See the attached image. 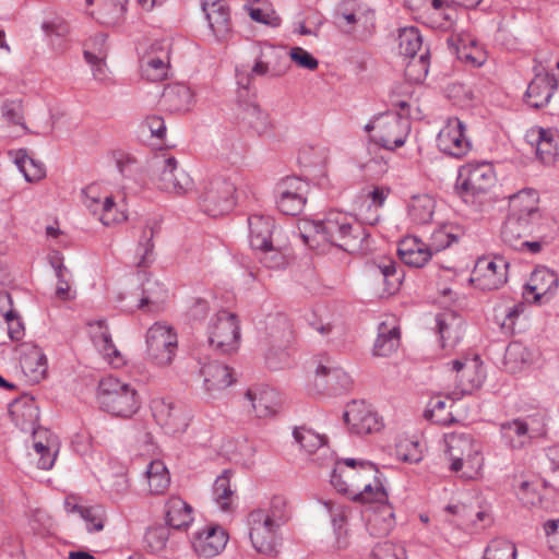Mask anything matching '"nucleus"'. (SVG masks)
<instances>
[{
	"mask_svg": "<svg viewBox=\"0 0 559 559\" xmlns=\"http://www.w3.org/2000/svg\"><path fill=\"white\" fill-rule=\"evenodd\" d=\"M243 120H246L251 128L261 133L265 130L267 124V115L253 103L246 104L243 108Z\"/></svg>",
	"mask_w": 559,
	"mask_h": 559,
	"instance_id": "052dcab7",
	"label": "nucleus"
},
{
	"mask_svg": "<svg viewBox=\"0 0 559 559\" xmlns=\"http://www.w3.org/2000/svg\"><path fill=\"white\" fill-rule=\"evenodd\" d=\"M293 436L295 441L300 444V448L309 454L316 452L317 450H323L324 452L328 451L326 449H323V437L311 429L306 427L295 428Z\"/></svg>",
	"mask_w": 559,
	"mask_h": 559,
	"instance_id": "8fccbe9b",
	"label": "nucleus"
},
{
	"mask_svg": "<svg viewBox=\"0 0 559 559\" xmlns=\"http://www.w3.org/2000/svg\"><path fill=\"white\" fill-rule=\"evenodd\" d=\"M234 491L230 488V472L225 469L214 481V500L223 511H227L231 503Z\"/></svg>",
	"mask_w": 559,
	"mask_h": 559,
	"instance_id": "09e8293b",
	"label": "nucleus"
},
{
	"mask_svg": "<svg viewBox=\"0 0 559 559\" xmlns=\"http://www.w3.org/2000/svg\"><path fill=\"white\" fill-rule=\"evenodd\" d=\"M250 245H273L276 230L271 216L251 215L248 217Z\"/></svg>",
	"mask_w": 559,
	"mask_h": 559,
	"instance_id": "bb28decb",
	"label": "nucleus"
},
{
	"mask_svg": "<svg viewBox=\"0 0 559 559\" xmlns=\"http://www.w3.org/2000/svg\"><path fill=\"white\" fill-rule=\"evenodd\" d=\"M309 183L296 176L282 179L276 186L277 209L285 215H298L305 207Z\"/></svg>",
	"mask_w": 559,
	"mask_h": 559,
	"instance_id": "f8f14e48",
	"label": "nucleus"
},
{
	"mask_svg": "<svg viewBox=\"0 0 559 559\" xmlns=\"http://www.w3.org/2000/svg\"><path fill=\"white\" fill-rule=\"evenodd\" d=\"M3 318L8 324V335L12 341H20L25 335L24 324L14 309L3 311Z\"/></svg>",
	"mask_w": 559,
	"mask_h": 559,
	"instance_id": "338daca9",
	"label": "nucleus"
},
{
	"mask_svg": "<svg viewBox=\"0 0 559 559\" xmlns=\"http://www.w3.org/2000/svg\"><path fill=\"white\" fill-rule=\"evenodd\" d=\"M289 69L288 53L282 48L263 44L250 72L236 69L237 84L248 91L253 75L281 76Z\"/></svg>",
	"mask_w": 559,
	"mask_h": 559,
	"instance_id": "423d86ee",
	"label": "nucleus"
},
{
	"mask_svg": "<svg viewBox=\"0 0 559 559\" xmlns=\"http://www.w3.org/2000/svg\"><path fill=\"white\" fill-rule=\"evenodd\" d=\"M95 0H86L87 4L94 3ZM98 9L92 11L91 15L105 26L120 25L124 20L127 11V0H96Z\"/></svg>",
	"mask_w": 559,
	"mask_h": 559,
	"instance_id": "393cba45",
	"label": "nucleus"
},
{
	"mask_svg": "<svg viewBox=\"0 0 559 559\" xmlns=\"http://www.w3.org/2000/svg\"><path fill=\"white\" fill-rule=\"evenodd\" d=\"M437 331L442 347H453L462 337L463 319L453 311H444L436 317Z\"/></svg>",
	"mask_w": 559,
	"mask_h": 559,
	"instance_id": "a878e982",
	"label": "nucleus"
},
{
	"mask_svg": "<svg viewBox=\"0 0 559 559\" xmlns=\"http://www.w3.org/2000/svg\"><path fill=\"white\" fill-rule=\"evenodd\" d=\"M330 481L340 493L347 496L355 502L384 503L388 500V493L380 472L377 479L365 480L361 471L335 466L332 471Z\"/></svg>",
	"mask_w": 559,
	"mask_h": 559,
	"instance_id": "f257e3e1",
	"label": "nucleus"
},
{
	"mask_svg": "<svg viewBox=\"0 0 559 559\" xmlns=\"http://www.w3.org/2000/svg\"><path fill=\"white\" fill-rule=\"evenodd\" d=\"M148 358L157 366L171 364L175 355V332L171 325L155 322L148 328L145 336Z\"/></svg>",
	"mask_w": 559,
	"mask_h": 559,
	"instance_id": "1a4fd4ad",
	"label": "nucleus"
},
{
	"mask_svg": "<svg viewBox=\"0 0 559 559\" xmlns=\"http://www.w3.org/2000/svg\"><path fill=\"white\" fill-rule=\"evenodd\" d=\"M2 118L12 126L20 127L23 133H27L28 129L24 122L23 104L20 99L5 100L1 105Z\"/></svg>",
	"mask_w": 559,
	"mask_h": 559,
	"instance_id": "3c124183",
	"label": "nucleus"
},
{
	"mask_svg": "<svg viewBox=\"0 0 559 559\" xmlns=\"http://www.w3.org/2000/svg\"><path fill=\"white\" fill-rule=\"evenodd\" d=\"M531 221L524 219L518 212L509 213L501 227V239L504 245L520 241L527 233Z\"/></svg>",
	"mask_w": 559,
	"mask_h": 559,
	"instance_id": "ea45409f",
	"label": "nucleus"
},
{
	"mask_svg": "<svg viewBox=\"0 0 559 559\" xmlns=\"http://www.w3.org/2000/svg\"><path fill=\"white\" fill-rule=\"evenodd\" d=\"M436 201L428 194L414 195L408 204V215L416 224H427L431 221Z\"/></svg>",
	"mask_w": 559,
	"mask_h": 559,
	"instance_id": "a19ab883",
	"label": "nucleus"
},
{
	"mask_svg": "<svg viewBox=\"0 0 559 559\" xmlns=\"http://www.w3.org/2000/svg\"><path fill=\"white\" fill-rule=\"evenodd\" d=\"M145 474L152 495H163L168 489L170 485V474L163 461H152Z\"/></svg>",
	"mask_w": 559,
	"mask_h": 559,
	"instance_id": "58836bf2",
	"label": "nucleus"
},
{
	"mask_svg": "<svg viewBox=\"0 0 559 559\" xmlns=\"http://www.w3.org/2000/svg\"><path fill=\"white\" fill-rule=\"evenodd\" d=\"M254 257L269 269H280L288 264L286 253L289 247H252Z\"/></svg>",
	"mask_w": 559,
	"mask_h": 559,
	"instance_id": "de8ad7c7",
	"label": "nucleus"
},
{
	"mask_svg": "<svg viewBox=\"0 0 559 559\" xmlns=\"http://www.w3.org/2000/svg\"><path fill=\"white\" fill-rule=\"evenodd\" d=\"M227 539L225 530L212 524L195 531L190 537V543L198 555L211 558L225 548Z\"/></svg>",
	"mask_w": 559,
	"mask_h": 559,
	"instance_id": "6ab92c4d",
	"label": "nucleus"
},
{
	"mask_svg": "<svg viewBox=\"0 0 559 559\" xmlns=\"http://www.w3.org/2000/svg\"><path fill=\"white\" fill-rule=\"evenodd\" d=\"M464 229L459 225L444 224L432 234L433 245H453L463 239Z\"/></svg>",
	"mask_w": 559,
	"mask_h": 559,
	"instance_id": "6e6d98bb",
	"label": "nucleus"
},
{
	"mask_svg": "<svg viewBox=\"0 0 559 559\" xmlns=\"http://www.w3.org/2000/svg\"><path fill=\"white\" fill-rule=\"evenodd\" d=\"M335 466L348 467V469L361 471L365 480L377 479L379 469L377 466L369 462L356 459H343L335 463Z\"/></svg>",
	"mask_w": 559,
	"mask_h": 559,
	"instance_id": "bf43d9fd",
	"label": "nucleus"
},
{
	"mask_svg": "<svg viewBox=\"0 0 559 559\" xmlns=\"http://www.w3.org/2000/svg\"><path fill=\"white\" fill-rule=\"evenodd\" d=\"M373 133L370 139L381 147L394 151L405 144L411 131L408 119L399 116H383L377 119V124L372 126Z\"/></svg>",
	"mask_w": 559,
	"mask_h": 559,
	"instance_id": "9d476101",
	"label": "nucleus"
},
{
	"mask_svg": "<svg viewBox=\"0 0 559 559\" xmlns=\"http://www.w3.org/2000/svg\"><path fill=\"white\" fill-rule=\"evenodd\" d=\"M209 313V304L202 298H193L186 308L185 319L188 323H199L205 319Z\"/></svg>",
	"mask_w": 559,
	"mask_h": 559,
	"instance_id": "69168bd1",
	"label": "nucleus"
},
{
	"mask_svg": "<svg viewBox=\"0 0 559 559\" xmlns=\"http://www.w3.org/2000/svg\"><path fill=\"white\" fill-rule=\"evenodd\" d=\"M383 516L380 513H373L368 519V530L371 535L383 536L389 534L393 526V512L390 508L383 506L382 507Z\"/></svg>",
	"mask_w": 559,
	"mask_h": 559,
	"instance_id": "5fc2aeb1",
	"label": "nucleus"
},
{
	"mask_svg": "<svg viewBox=\"0 0 559 559\" xmlns=\"http://www.w3.org/2000/svg\"><path fill=\"white\" fill-rule=\"evenodd\" d=\"M167 292L157 281L147 278L142 285V295L136 304V309L145 312H157L162 309Z\"/></svg>",
	"mask_w": 559,
	"mask_h": 559,
	"instance_id": "c756f323",
	"label": "nucleus"
},
{
	"mask_svg": "<svg viewBox=\"0 0 559 559\" xmlns=\"http://www.w3.org/2000/svg\"><path fill=\"white\" fill-rule=\"evenodd\" d=\"M152 168L159 176L162 189L175 188V157L167 154L164 147H159L153 158Z\"/></svg>",
	"mask_w": 559,
	"mask_h": 559,
	"instance_id": "7c9ffc66",
	"label": "nucleus"
},
{
	"mask_svg": "<svg viewBox=\"0 0 559 559\" xmlns=\"http://www.w3.org/2000/svg\"><path fill=\"white\" fill-rule=\"evenodd\" d=\"M81 518L85 521L90 533L100 532L104 528L105 510L100 506L86 507L82 510Z\"/></svg>",
	"mask_w": 559,
	"mask_h": 559,
	"instance_id": "680f3d73",
	"label": "nucleus"
},
{
	"mask_svg": "<svg viewBox=\"0 0 559 559\" xmlns=\"http://www.w3.org/2000/svg\"><path fill=\"white\" fill-rule=\"evenodd\" d=\"M97 217L104 226H112L127 221L124 211L117 207L112 197H106L103 200L102 209Z\"/></svg>",
	"mask_w": 559,
	"mask_h": 559,
	"instance_id": "864d4df0",
	"label": "nucleus"
},
{
	"mask_svg": "<svg viewBox=\"0 0 559 559\" xmlns=\"http://www.w3.org/2000/svg\"><path fill=\"white\" fill-rule=\"evenodd\" d=\"M316 388L319 392L331 391L337 393L348 390L352 385L350 376L341 367L335 366L329 358L320 362L316 369Z\"/></svg>",
	"mask_w": 559,
	"mask_h": 559,
	"instance_id": "aec40b11",
	"label": "nucleus"
},
{
	"mask_svg": "<svg viewBox=\"0 0 559 559\" xmlns=\"http://www.w3.org/2000/svg\"><path fill=\"white\" fill-rule=\"evenodd\" d=\"M10 155L26 181L34 182L45 176L46 169L44 164L31 157L26 150L10 152Z\"/></svg>",
	"mask_w": 559,
	"mask_h": 559,
	"instance_id": "f704fd0d",
	"label": "nucleus"
},
{
	"mask_svg": "<svg viewBox=\"0 0 559 559\" xmlns=\"http://www.w3.org/2000/svg\"><path fill=\"white\" fill-rule=\"evenodd\" d=\"M405 66V78L413 83H421L429 70L430 55L429 49L425 48L418 56L408 57Z\"/></svg>",
	"mask_w": 559,
	"mask_h": 559,
	"instance_id": "c03bdc74",
	"label": "nucleus"
},
{
	"mask_svg": "<svg viewBox=\"0 0 559 559\" xmlns=\"http://www.w3.org/2000/svg\"><path fill=\"white\" fill-rule=\"evenodd\" d=\"M508 266L502 257H480L474 265L471 282L480 290L498 289L507 282Z\"/></svg>",
	"mask_w": 559,
	"mask_h": 559,
	"instance_id": "9b49d317",
	"label": "nucleus"
},
{
	"mask_svg": "<svg viewBox=\"0 0 559 559\" xmlns=\"http://www.w3.org/2000/svg\"><path fill=\"white\" fill-rule=\"evenodd\" d=\"M153 416L160 426H171L175 423L173 402L164 399L154 400L151 405Z\"/></svg>",
	"mask_w": 559,
	"mask_h": 559,
	"instance_id": "e2e57ef3",
	"label": "nucleus"
},
{
	"mask_svg": "<svg viewBox=\"0 0 559 559\" xmlns=\"http://www.w3.org/2000/svg\"><path fill=\"white\" fill-rule=\"evenodd\" d=\"M270 522L281 527L288 519L287 501L283 496H273L269 509H263Z\"/></svg>",
	"mask_w": 559,
	"mask_h": 559,
	"instance_id": "13d9d810",
	"label": "nucleus"
},
{
	"mask_svg": "<svg viewBox=\"0 0 559 559\" xmlns=\"http://www.w3.org/2000/svg\"><path fill=\"white\" fill-rule=\"evenodd\" d=\"M499 431L504 444L512 450H521L534 439L546 435L545 416L540 413L503 421Z\"/></svg>",
	"mask_w": 559,
	"mask_h": 559,
	"instance_id": "39448f33",
	"label": "nucleus"
},
{
	"mask_svg": "<svg viewBox=\"0 0 559 559\" xmlns=\"http://www.w3.org/2000/svg\"><path fill=\"white\" fill-rule=\"evenodd\" d=\"M245 397L259 418H265L276 413L275 393L272 390L255 392L249 389Z\"/></svg>",
	"mask_w": 559,
	"mask_h": 559,
	"instance_id": "4c0bfd02",
	"label": "nucleus"
},
{
	"mask_svg": "<svg viewBox=\"0 0 559 559\" xmlns=\"http://www.w3.org/2000/svg\"><path fill=\"white\" fill-rule=\"evenodd\" d=\"M559 285L558 275L546 266H538L531 274L526 288L534 293L535 302L549 301Z\"/></svg>",
	"mask_w": 559,
	"mask_h": 559,
	"instance_id": "5701e85b",
	"label": "nucleus"
},
{
	"mask_svg": "<svg viewBox=\"0 0 559 559\" xmlns=\"http://www.w3.org/2000/svg\"><path fill=\"white\" fill-rule=\"evenodd\" d=\"M397 456L408 463H417L421 460V451L418 442L404 440L396 445Z\"/></svg>",
	"mask_w": 559,
	"mask_h": 559,
	"instance_id": "774afa93",
	"label": "nucleus"
},
{
	"mask_svg": "<svg viewBox=\"0 0 559 559\" xmlns=\"http://www.w3.org/2000/svg\"><path fill=\"white\" fill-rule=\"evenodd\" d=\"M537 192L524 189L510 198V213L518 212L524 219L533 222L538 216Z\"/></svg>",
	"mask_w": 559,
	"mask_h": 559,
	"instance_id": "473e14b6",
	"label": "nucleus"
},
{
	"mask_svg": "<svg viewBox=\"0 0 559 559\" xmlns=\"http://www.w3.org/2000/svg\"><path fill=\"white\" fill-rule=\"evenodd\" d=\"M21 368L31 381L39 382L47 372V358L37 347H33L20 360Z\"/></svg>",
	"mask_w": 559,
	"mask_h": 559,
	"instance_id": "72a5a7b5",
	"label": "nucleus"
},
{
	"mask_svg": "<svg viewBox=\"0 0 559 559\" xmlns=\"http://www.w3.org/2000/svg\"><path fill=\"white\" fill-rule=\"evenodd\" d=\"M207 333L210 346L221 354L235 353L239 347L240 326L235 313L218 311L211 319Z\"/></svg>",
	"mask_w": 559,
	"mask_h": 559,
	"instance_id": "0eeeda50",
	"label": "nucleus"
},
{
	"mask_svg": "<svg viewBox=\"0 0 559 559\" xmlns=\"http://www.w3.org/2000/svg\"><path fill=\"white\" fill-rule=\"evenodd\" d=\"M248 523L250 525L249 537L253 548L266 556L277 555L280 527L270 522L264 510L258 509L250 512Z\"/></svg>",
	"mask_w": 559,
	"mask_h": 559,
	"instance_id": "6e6552de",
	"label": "nucleus"
},
{
	"mask_svg": "<svg viewBox=\"0 0 559 559\" xmlns=\"http://www.w3.org/2000/svg\"><path fill=\"white\" fill-rule=\"evenodd\" d=\"M448 452L451 457V471L459 472L463 465L473 468L480 453V444L468 433H453L449 437Z\"/></svg>",
	"mask_w": 559,
	"mask_h": 559,
	"instance_id": "2eb2a0df",
	"label": "nucleus"
},
{
	"mask_svg": "<svg viewBox=\"0 0 559 559\" xmlns=\"http://www.w3.org/2000/svg\"><path fill=\"white\" fill-rule=\"evenodd\" d=\"M343 417L349 432L358 436L378 432L383 427L382 419L364 401L348 403Z\"/></svg>",
	"mask_w": 559,
	"mask_h": 559,
	"instance_id": "ddd939ff",
	"label": "nucleus"
},
{
	"mask_svg": "<svg viewBox=\"0 0 559 559\" xmlns=\"http://www.w3.org/2000/svg\"><path fill=\"white\" fill-rule=\"evenodd\" d=\"M527 138L535 142L536 157L542 164L550 166L556 163L559 156V148L554 130L542 127L532 128L527 133Z\"/></svg>",
	"mask_w": 559,
	"mask_h": 559,
	"instance_id": "b1692460",
	"label": "nucleus"
},
{
	"mask_svg": "<svg viewBox=\"0 0 559 559\" xmlns=\"http://www.w3.org/2000/svg\"><path fill=\"white\" fill-rule=\"evenodd\" d=\"M437 144L441 152L455 158L464 157L472 147L465 135V126L459 118L449 119L439 131Z\"/></svg>",
	"mask_w": 559,
	"mask_h": 559,
	"instance_id": "4468645a",
	"label": "nucleus"
},
{
	"mask_svg": "<svg viewBox=\"0 0 559 559\" xmlns=\"http://www.w3.org/2000/svg\"><path fill=\"white\" fill-rule=\"evenodd\" d=\"M514 544L503 538L492 539L485 549L483 559H515Z\"/></svg>",
	"mask_w": 559,
	"mask_h": 559,
	"instance_id": "603ef678",
	"label": "nucleus"
},
{
	"mask_svg": "<svg viewBox=\"0 0 559 559\" xmlns=\"http://www.w3.org/2000/svg\"><path fill=\"white\" fill-rule=\"evenodd\" d=\"M352 222L349 217L342 214H336L333 216L332 214L326 218V230L328 237L333 240L335 234L338 235L341 239H346L349 236L354 240H359L360 243L367 242L370 237L369 231L366 227L358 221L352 217Z\"/></svg>",
	"mask_w": 559,
	"mask_h": 559,
	"instance_id": "4be33fe9",
	"label": "nucleus"
},
{
	"mask_svg": "<svg viewBox=\"0 0 559 559\" xmlns=\"http://www.w3.org/2000/svg\"><path fill=\"white\" fill-rule=\"evenodd\" d=\"M200 374L203 377L204 390L212 396L216 392L225 390L235 381L231 370L225 364L217 360L202 361L198 360Z\"/></svg>",
	"mask_w": 559,
	"mask_h": 559,
	"instance_id": "412c9836",
	"label": "nucleus"
},
{
	"mask_svg": "<svg viewBox=\"0 0 559 559\" xmlns=\"http://www.w3.org/2000/svg\"><path fill=\"white\" fill-rule=\"evenodd\" d=\"M370 269L374 277H380L384 284V292L393 295L399 290L403 273L397 271L396 263L393 260H384L380 263H371Z\"/></svg>",
	"mask_w": 559,
	"mask_h": 559,
	"instance_id": "2f4dec72",
	"label": "nucleus"
},
{
	"mask_svg": "<svg viewBox=\"0 0 559 559\" xmlns=\"http://www.w3.org/2000/svg\"><path fill=\"white\" fill-rule=\"evenodd\" d=\"M47 433L48 430L41 428L33 430L34 450L39 455L37 466L41 469H50L57 456V451L52 450V441L48 439L47 442L44 443L41 440Z\"/></svg>",
	"mask_w": 559,
	"mask_h": 559,
	"instance_id": "79ce46f5",
	"label": "nucleus"
},
{
	"mask_svg": "<svg viewBox=\"0 0 559 559\" xmlns=\"http://www.w3.org/2000/svg\"><path fill=\"white\" fill-rule=\"evenodd\" d=\"M269 335L274 342L283 341L289 334V323L286 317L282 314H275L269 317L266 324Z\"/></svg>",
	"mask_w": 559,
	"mask_h": 559,
	"instance_id": "0e129e2a",
	"label": "nucleus"
},
{
	"mask_svg": "<svg viewBox=\"0 0 559 559\" xmlns=\"http://www.w3.org/2000/svg\"><path fill=\"white\" fill-rule=\"evenodd\" d=\"M100 408L112 416L129 418L140 408L136 390L115 377H106L98 384Z\"/></svg>",
	"mask_w": 559,
	"mask_h": 559,
	"instance_id": "f03ea898",
	"label": "nucleus"
},
{
	"mask_svg": "<svg viewBox=\"0 0 559 559\" xmlns=\"http://www.w3.org/2000/svg\"><path fill=\"white\" fill-rule=\"evenodd\" d=\"M202 10L209 26L218 40H226L233 34L230 7L226 0H203Z\"/></svg>",
	"mask_w": 559,
	"mask_h": 559,
	"instance_id": "f3484780",
	"label": "nucleus"
},
{
	"mask_svg": "<svg viewBox=\"0 0 559 559\" xmlns=\"http://www.w3.org/2000/svg\"><path fill=\"white\" fill-rule=\"evenodd\" d=\"M167 128L159 116H147L138 127V134L142 141L155 140L162 142L166 138Z\"/></svg>",
	"mask_w": 559,
	"mask_h": 559,
	"instance_id": "49530a36",
	"label": "nucleus"
},
{
	"mask_svg": "<svg viewBox=\"0 0 559 559\" xmlns=\"http://www.w3.org/2000/svg\"><path fill=\"white\" fill-rule=\"evenodd\" d=\"M198 204L211 217L228 214L236 205V186L224 176H213L201 185Z\"/></svg>",
	"mask_w": 559,
	"mask_h": 559,
	"instance_id": "20e7f679",
	"label": "nucleus"
},
{
	"mask_svg": "<svg viewBox=\"0 0 559 559\" xmlns=\"http://www.w3.org/2000/svg\"><path fill=\"white\" fill-rule=\"evenodd\" d=\"M11 407L12 414H21V416L26 417L32 425L39 418V408L32 396L24 395L20 400H15Z\"/></svg>",
	"mask_w": 559,
	"mask_h": 559,
	"instance_id": "4d7b16f0",
	"label": "nucleus"
},
{
	"mask_svg": "<svg viewBox=\"0 0 559 559\" xmlns=\"http://www.w3.org/2000/svg\"><path fill=\"white\" fill-rule=\"evenodd\" d=\"M170 47L152 45L151 50L140 59V72L143 79L159 82L167 78L170 70Z\"/></svg>",
	"mask_w": 559,
	"mask_h": 559,
	"instance_id": "dca6fc26",
	"label": "nucleus"
},
{
	"mask_svg": "<svg viewBox=\"0 0 559 559\" xmlns=\"http://www.w3.org/2000/svg\"><path fill=\"white\" fill-rule=\"evenodd\" d=\"M397 41L400 53L406 58L417 56V52L420 53L425 49L419 29L414 26L401 28Z\"/></svg>",
	"mask_w": 559,
	"mask_h": 559,
	"instance_id": "37998d69",
	"label": "nucleus"
},
{
	"mask_svg": "<svg viewBox=\"0 0 559 559\" xmlns=\"http://www.w3.org/2000/svg\"><path fill=\"white\" fill-rule=\"evenodd\" d=\"M401 342L400 328L388 322H382L378 328V337L373 345V354L381 357L390 356L394 353Z\"/></svg>",
	"mask_w": 559,
	"mask_h": 559,
	"instance_id": "c85d7f7f",
	"label": "nucleus"
},
{
	"mask_svg": "<svg viewBox=\"0 0 559 559\" xmlns=\"http://www.w3.org/2000/svg\"><path fill=\"white\" fill-rule=\"evenodd\" d=\"M477 360L478 358H475L471 365L459 359L450 362L452 370L457 373V389H460L462 394H471L472 391L480 386L483 382V376L476 371Z\"/></svg>",
	"mask_w": 559,
	"mask_h": 559,
	"instance_id": "cd10ccee",
	"label": "nucleus"
},
{
	"mask_svg": "<svg viewBox=\"0 0 559 559\" xmlns=\"http://www.w3.org/2000/svg\"><path fill=\"white\" fill-rule=\"evenodd\" d=\"M535 75L524 94V102L532 108L545 107L557 88L554 74L544 71L542 66L534 67Z\"/></svg>",
	"mask_w": 559,
	"mask_h": 559,
	"instance_id": "a211bd4d",
	"label": "nucleus"
},
{
	"mask_svg": "<svg viewBox=\"0 0 559 559\" xmlns=\"http://www.w3.org/2000/svg\"><path fill=\"white\" fill-rule=\"evenodd\" d=\"M495 182L496 173L490 163H467L459 169L455 190L464 202L474 204L481 202Z\"/></svg>",
	"mask_w": 559,
	"mask_h": 559,
	"instance_id": "7ed1b4c3",
	"label": "nucleus"
},
{
	"mask_svg": "<svg viewBox=\"0 0 559 559\" xmlns=\"http://www.w3.org/2000/svg\"><path fill=\"white\" fill-rule=\"evenodd\" d=\"M439 250L437 249L436 252ZM433 253L430 247H397V254L402 262L416 269L425 266Z\"/></svg>",
	"mask_w": 559,
	"mask_h": 559,
	"instance_id": "a18cd8bd",
	"label": "nucleus"
},
{
	"mask_svg": "<svg viewBox=\"0 0 559 559\" xmlns=\"http://www.w3.org/2000/svg\"><path fill=\"white\" fill-rule=\"evenodd\" d=\"M105 43L106 35L98 34L94 38H90L86 43V46L88 47L98 46L97 52H93L88 49L84 50V59L88 64H91L94 78L99 81L104 80L106 76V64L104 62L106 57Z\"/></svg>",
	"mask_w": 559,
	"mask_h": 559,
	"instance_id": "c9c22d12",
	"label": "nucleus"
},
{
	"mask_svg": "<svg viewBox=\"0 0 559 559\" xmlns=\"http://www.w3.org/2000/svg\"><path fill=\"white\" fill-rule=\"evenodd\" d=\"M297 230L300 239L305 243H309L310 241L317 242L320 245L321 242H329L330 245H337L334 240H331L328 237L326 230V219L325 221H312L308 218H301L298 221Z\"/></svg>",
	"mask_w": 559,
	"mask_h": 559,
	"instance_id": "e433bc0d",
	"label": "nucleus"
}]
</instances>
